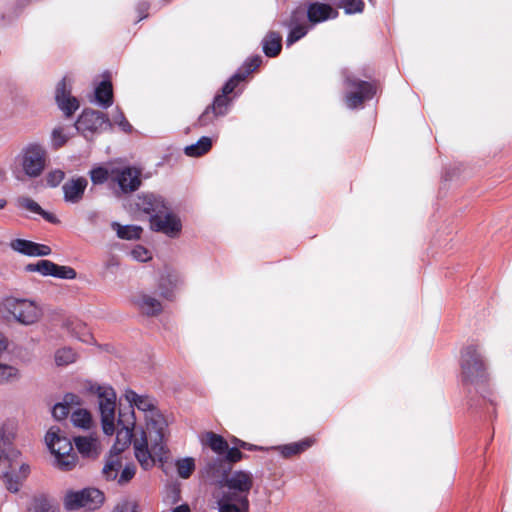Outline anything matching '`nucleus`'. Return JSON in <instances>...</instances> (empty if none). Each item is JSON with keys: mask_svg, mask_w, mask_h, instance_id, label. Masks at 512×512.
I'll return each instance as SVG.
<instances>
[{"mask_svg": "<svg viewBox=\"0 0 512 512\" xmlns=\"http://www.w3.org/2000/svg\"><path fill=\"white\" fill-rule=\"evenodd\" d=\"M167 427L168 424L164 417L153 416L148 430L151 447L148 446V437L144 431L140 438L134 440V455L144 470L152 468L156 459L162 461L166 457L168 452L165 445Z\"/></svg>", "mask_w": 512, "mask_h": 512, "instance_id": "obj_1", "label": "nucleus"}, {"mask_svg": "<svg viewBox=\"0 0 512 512\" xmlns=\"http://www.w3.org/2000/svg\"><path fill=\"white\" fill-rule=\"evenodd\" d=\"M45 442L55 457V466L62 471H70L77 464V456L73 453L71 441L64 435L60 427L52 426L45 435Z\"/></svg>", "mask_w": 512, "mask_h": 512, "instance_id": "obj_2", "label": "nucleus"}, {"mask_svg": "<svg viewBox=\"0 0 512 512\" xmlns=\"http://www.w3.org/2000/svg\"><path fill=\"white\" fill-rule=\"evenodd\" d=\"M461 377L465 384L477 385L487 379V371L482 354L476 345L466 346L461 353Z\"/></svg>", "mask_w": 512, "mask_h": 512, "instance_id": "obj_3", "label": "nucleus"}, {"mask_svg": "<svg viewBox=\"0 0 512 512\" xmlns=\"http://www.w3.org/2000/svg\"><path fill=\"white\" fill-rule=\"evenodd\" d=\"M344 86V101L346 107L351 110L362 107L365 101L371 100L376 94V87L372 83L353 74L345 75Z\"/></svg>", "mask_w": 512, "mask_h": 512, "instance_id": "obj_4", "label": "nucleus"}, {"mask_svg": "<svg viewBox=\"0 0 512 512\" xmlns=\"http://www.w3.org/2000/svg\"><path fill=\"white\" fill-rule=\"evenodd\" d=\"M91 390L98 397L103 432L113 435L115 432L116 393L111 386H92Z\"/></svg>", "mask_w": 512, "mask_h": 512, "instance_id": "obj_5", "label": "nucleus"}, {"mask_svg": "<svg viewBox=\"0 0 512 512\" xmlns=\"http://www.w3.org/2000/svg\"><path fill=\"white\" fill-rule=\"evenodd\" d=\"M47 152L43 145L33 142L23 147L19 155L21 167L30 178L40 176L46 165Z\"/></svg>", "mask_w": 512, "mask_h": 512, "instance_id": "obj_6", "label": "nucleus"}, {"mask_svg": "<svg viewBox=\"0 0 512 512\" xmlns=\"http://www.w3.org/2000/svg\"><path fill=\"white\" fill-rule=\"evenodd\" d=\"M104 502V494L96 488L68 491L64 496V507L68 511L85 508L95 510Z\"/></svg>", "mask_w": 512, "mask_h": 512, "instance_id": "obj_7", "label": "nucleus"}, {"mask_svg": "<svg viewBox=\"0 0 512 512\" xmlns=\"http://www.w3.org/2000/svg\"><path fill=\"white\" fill-rule=\"evenodd\" d=\"M3 307L17 322L23 325H31L40 317L38 307L34 302L26 299L8 297L3 301Z\"/></svg>", "mask_w": 512, "mask_h": 512, "instance_id": "obj_8", "label": "nucleus"}, {"mask_svg": "<svg viewBox=\"0 0 512 512\" xmlns=\"http://www.w3.org/2000/svg\"><path fill=\"white\" fill-rule=\"evenodd\" d=\"M254 484V477L250 471L236 470L231 472L221 484L227 490L222 495H231L235 498L249 499V493Z\"/></svg>", "mask_w": 512, "mask_h": 512, "instance_id": "obj_9", "label": "nucleus"}, {"mask_svg": "<svg viewBox=\"0 0 512 512\" xmlns=\"http://www.w3.org/2000/svg\"><path fill=\"white\" fill-rule=\"evenodd\" d=\"M182 227L181 218L172 210V207L150 219L151 230L162 233L169 238H177L182 232Z\"/></svg>", "mask_w": 512, "mask_h": 512, "instance_id": "obj_10", "label": "nucleus"}, {"mask_svg": "<svg viewBox=\"0 0 512 512\" xmlns=\"http://www.w3.org/2000/svg\"><path fill=\"white\" fill-rule=\"evenodd\" d=\"M141 171L132 166L112 168V184H116L123 194H128L141 186Z\"/></svg>", "mask_w": 512, "mask_h": 512, "instance_id": "obj_11", "label": "nucleus"}, {"mask_svg": "<svg viewBox=\"0 0 512 512\" xmlns=\"http://www.w3.org/2000/svg\"><path fill=\"white\" fill-rule=\"evenodd\" d=\"M200 440L202 445L209 447L216 456H226L229 461H240L244 457L237 447H229L223 436L212 431L205 432Z\"/></svg>", "mask_w": 512, "mask_h": 512, "instance_id": "obj_12", "label": "nucleus"}, {"mask_svg": "<svg viewBox=\"0 0 512 512\" xmlns=\"http://www.w3.org/2000/svg\"><path fill=\"white\" fill-rule=\"evenodd\" d=\"M183 285V277L178 270L164 266L160 271L157 288L162 298L173 301L177 290Z\"/></svg>", "mask_w": 512, "mask_h": 512, "instance_id": "obj_13", "label": "nucleus"}, {"mask_svg": "<svg viewBox=\"0 0 512 512\" xmlns=\"http://www.w3.org/2000/svg\"><path fill=\"white\" fill-rule=\"evenodd\" d=\"M283 25L289 30L285 41L287 47L304 38L311 28V25H308L305 19V12L300 8L293 10L289 19Z\"/></svg>", "mask_w": 512, "mask_h": 512, "instance_id": "obj_14", "label": "nucleus"}, {"mask_svg": "<svg viewBox=\"0 0 512 512\" xmlns=\"http://www.w3.org/2000/svg\"><path fill=\"white\" fill-rule=\"evenodd\" d=\"M236 462L227 460L226 456H214L205 464L202 470L203 477L212 483L222 484Z\"/></svg>", "mask_w": 512, "mask_h": 512, "instance_id": "obj_15", "label": "nucleus"}, {"mask_svg": "<svg viewBox=\"0 0 512 512\" xmlns=\"http://www.w3.org/2000/svg\"><path fill=\"white\" fill-rule=\"evenodd\" d=\"M71 84L62 78L55 88V101L66 118H70L80 107L79 101L72 95Z\"/></svg>", "mask_w": 512, "mask_h": 512, "instance_id": "obj_16", "label": "nucleus"}, {"mask_svg": "<svg viewBox=\"0 0 512 512\" xmlns=\"http://www.w3.org/2000/svg\"><path fill=\"white\" fill-rule=\"evenodd\" d=\"M134 427V412L120 410L117 420L116 443L114 445L118 452L123 451L131 443Z\"/></svg>", "mask_w": 512, "mask_h": 512, "instance_id": "obj_17", "label": "nucleus"}, {"mask_svg": "<svg viewBox=\"0 0 512 512\" xmlns=\"http://www.w3.org/2000/svg\"><path fill=\"white\" fill-rule=\"evenodd\" d=\"M104 126H111L109 119L103 112L93 109H85L75 122V128L83 134L96 132Z\"/></svg>", "mask_w": 512, "mask_h": 512, "instance_id": "obj_18", "label": "nucleus"}, {"mask_svg": "<svg viewBox=\"0 0 512 512\" xmlns=\"http://www.w3.org/2000/svg\"><path fill=\"white\" fill-rule=\"evenodd\" d=\"M137 208L149 215V220L155 215L164 213L171 207V204L161 195L155 193H142L136 202Z\"/></svg>", "mask_w": 512, "mask_h": 512, "instance_id": "obj_19", "label": "nucleus"}, {"mask_svg": "<svg viewBox=\"0 0 512 512\" xmlns=\"http://www.w3.org/2000/svg\"><path fill=\"white\" fill-rule=\"evenodd\" d=\"M125 398L129 403V406L127 409H123L124 411H133V407H136L138 410L143 411L146 413V422H147V430H149V424L151 422V418L153 416H160L164 417L155 406L154 399L150 398L149 396L145 395H138L133 390H126L125 392Z\"/></svg>", "mask_w": 512, "mask_h": 512, "instance_id": "obj_20", "label": "nucleus"}, {"mask_svg": "<svg viewBox=\"0 0 512 512\" xmlns=\"http://www.w3.org/2000/svg\"><path fill=\"white\" fill-rule=\"evenodd\" d=\"M337 16V10L331 5L321 2L309 3L305 12V19L308 20L311 27L327 20L335 19Z\"/></svg>", "mask_w": 512, "mask_h": 512, "instance_id": "obj_21", "label": "nucleus"}, {"mask_svg": "<svg viewBox=\"0 0 512 512\" xmlns=\"http://www.w3.org/2000/svg\"><path fill=\"white\" fill-rule=\"evenodd\" d=\"M88 181L84 177L73 178L62 186L64 200L70 204L79 203L87 188Z\"/></svg>", "mask_w": 512, "mask_h": 512, "instance_id": "obj_22", "label": "nucleus"}, {"mask_svg": "<svg viewBox=\"0 0 512 512\" xmlns=\"http://www.w3.org/2000/svg\"><path fill=\"white\" fill-rule=\"evenodd\" d=\"M314 443L315 440L313 438L307 437L297 442L270 447L269 450L278 451L283 458H290L303 453Z\"/></svg>", "mask_w": 512, "mask_h": 512, "instance_id": "obj_23", "label": "nucleus"}, {"mask_svg": "<svg viewBox=\"0 0 512 512\" xmlns=\"http://www.w3.org/2000/svg\"><path fill=\"white\" fill-rule=\"evenodd\" d=\"M219 512H249V499H240L231 495H222L217 501Z\"/></svg>", "mask_w": 512, "mask_h": 512, "instance_id": "obj_24", "label": "nucleus"}, {"mask_svg": "<svg viewBox=\"0 0 512 512\" xmlns=\"http://www.w3.org/2000/svg\"><path fill=\"white\" fill-rule=\"evenodd\" d=\"M136 304L139 310L147 316H157L163 311V306L160 300L151 294H141Z\"/></svg>", "mask_w": 512, "mask_h": 512, "instance_id": "obj_25", "label": "nucleus"}, {"mask_svg": "<svg viewBox=\"0 0 512 512\" xmlns=\"http://www.w3.org/2000/svg\"><path fill=\"white\" fill-rule=\"evenodd\" d=\"M238 97V93H235L232 96L228 94H223V92L218 91L213 98L211 104H209L210 108L215 111V113L220 117H225L231 110L233 106L234 100Z\"/></svg>", "mask_w": 512, "mask_h": 512, "instance_id": "obj_26", "label": "nucleus"}, {"mask_svg": "<svg viewBox=\"0 0 512 512\" xmlns=\"http://www.w3.org/2000/svg\"><path fill=\"white\" fill-rule=\"evenodd\" d=\"M282 49V36L275 31L268 32L262 40V50L267 57L278 56Z\"/></svg>", "mask_w": 512, "mask_h": 512, "instance_id": "obj_27", "label": "nucleus"}, {"mask_svg": "<svg viewBox=\"0 0 512 512\" xmlns=\"http://www.w3.org/2000/svg\"><path fill=\"white\" fill-rule=\"evenodd\" d=\"M67 331L79 341L92 344L93 336L87 329L86 325L79 320H68L65 322Z\"/></svg>", "mask_w": 512, "mask_h": 512, "instance_id": "obj_28", "label": "nucleus"}, {"mask_svg": "<svg viewBox=\"0 0 512 512\" xmlns=\"http://www.w3.org/2000/svg\"><path fill=\"white\" fill-rule=\"evenodd\" d=\"M95 99L97 104L104 109L113 104V88L110 81L103 80L97 85Z\"/></svg>", "mask_w": 512, "mask_h": 512, "instance_id": "obj_29", "label": "nucleus"}, {"mask_svg": "<svg viewBox=\"0 0 512 512\" xmlns=\"http://www.w3.org/2000/svg\"><path fill=\"white\" fill-rule=\"evenodd\" d=\"M111 227L117 237L123 240H138L143 232L142 227L138 225H121L118 222H112Z\"/></svg>", "mask_w": 512, "mask_h": 512, "instance_id": "obj_30", "label": "nucleus"}, {"mask_svg": "<svg viewBox=\"0 0 512 512\" xmlns=\"http://www.w3.org/2000/svg\"><path fill=\"white\" fill-rule=\"evenodd\" d=\"M75 446L84 457H91L97 454L96 440L88 436H79L74 438Z\"/></svg>", "mask_w": 512, "mask_h": 512, "instance_id": "obj_31", "label": "nucleus"}, {"mask_svg": "<svg viewBox=\"0 0 512 512\" xmlns=\"http://www.w3.org/2000/svg\"><path fill=\"white\" fill-rule=\"evenodd\" d=\"M212 147V139L202 136L196 143L185 147L184 152L190 157H199L206 154Z\"/></svg>", "mask_w": 512, "mask_h": 512, "instance_id": "obj_32", "label": "nucleus"}, {"mask_svg": "<svg viewBox=\"0 0 512 512\" xmlns=\"http://www.w3.org/2000/svg\"><path fill=\"white\" fill-rule=\"evenodd\" d=\"M121 467L122 463L119 457L117 455L110 456L102 469V474L106 480H115Z\"/></svg>", "mask_w": 512, "mask_h": 512, "instance_id": "obj_33", "label": "nucleus"}, {"mask_svg": "<svg viewBox=\"0 0 512 512\" xmlns=\"http://www.w3.org/2000/svg\"><path fill=\"white\" fill-rule=\"evenodd\" d=\"M10 247L14 251L21 253L23 255L34 256L36 243L25 239H15L11 241Z\"/></svg>", "mask_w": 512, "mask_h": 512, "instance_id": "obj_34", "label": "nucleus"}, {"mask_svg": "<svg viewBox=\"0 0 512 512\" xmlns=\"http://www.w3.org/2000/svg\"><path fill=\"white\" fill-rule=\"evenodd\" d=\"M55 263L50 260H39L37 263L28 264L27 271L38 272L43 276H52Z\"/></svg>", "mask_w": 512, "mask_h": 512, "instance_id": "obj_35", "label": "nucleus"}, {"mask_svg": "<svg viewBox=\"0 0 512 512\" xmlns=\"http://www.w3.org/2000/svg\"><path fill=\"white\" fill-rule=\"evenodd\" d=\"M71 421L76 427L88 429L91 423V415L85 409H77L71 413Z\"/></svg>", "mask_w": 512, "mask_h": 512, "instance_id": "obj_36", "label": "nucleus"}, {"mask_svg": "<svg viewBox=\"0 0 512 512\" xmlns=\"http://www.w3.org/2000/svg\"><path fill=\"white\" fill-rule=\"evenodd\" d=\"M90 178L93 184L100 185L106 181L112 183V168L106 169L104 167H96L90 171Z\"/></svg>", "mask_w": 512, "mask_h": 512, "instance_id": "obj_37", "label": "nucleus"}, {"mask_svg": "<svg viewBox=\"0 0 512 512\" xmlns=\"http://www.w3.org/2000/svg\"><path fill=\"white\" fill-rule=\"evenodd\" d=\"M76 353L73 349L64 347L56 351L55 362L58 366L69 365L76 360Z\"/></svg>", "mask_w": 512, "mask_h": 512, "instance_id": "obj_38", "label": "nucleus"}, {"mask_svg": "<svg viewBox=\"0 0 512 512\" xmlns=\"http://www.w3.org/2000/svg\"><path fill=\"white\" fill-rule=\"evenodd\" d=\"M246 78L242 75V73H240L239 71H236L227 81L226 83L222 86L221 88V92H223V94H228L229 96H232L234 95L236 92H235V89L237 88V86L243 82ZM238 95L240 94V92H237Z\"/></svg>", "mask_w": 512, "mask_h": 512, "instance_id": "obj_39", "label": "nucleus"}, {"mask_svg": "<svg viewBox=\"0 0 512 512\" xmlns=\"http://www.w3.org/2000/svg\"><path fill=\"white\" fill-rule=\"evenodd\" d=\"M176 467L178 475L183 479H187L195 469L194 459L191 457L180 459L176 462Z\"/></svg>", "mask_w": 512, "mask_h": 512, "instance_id": "obj_40", "label": "nucleus"}, {"mask_svg": "<svg viewBox=\"0 0 512 512\" xmlns=\"http://www.w3.org/2000/svg\"><path fill=\"white\" fill-rule=\"evenodd\" d=\"M19 377L20 373L17 368L6 364H0V384L13 382L18 380Z\"/></svg>", "mask_w": 512, "mask_h": 512, "instance_id": "obj_41", "label": "nucleus"}, {"mask_svg": "<svg viewBox=\"0 0 512 512\" xmlns=\"http://www.w3.org/2000/svg\"><path fill=\"white\" fill-rule=\"evenodd\" d=\"M220 118L214 110H212L210 108V106L208 105L205 110L201 113V115L198 117L196 123L194 124L196 127H207V126H210L212 124H214V122Z\"/></svg>", "mask_w": 512, "mask_h": 512, "instance_id": "obj_42", "label": "nucleus"}, {"mask_svg": "<svg viewBox=\"0 0 512 512\" xmlns=\"http://www.w3.org/2000/svg\"><path fill=\"white\" fill-rule=\"evenodd\" d=\"M10 446V437L6 435L4 428L0 427V462L10 459V454L12 452Z\"/></svg>", "mask_w": 512, "mask_h": 512, "instance_id": "obj_43", "label": "nucleus"}, {"mask_svg": "<svg viewBox=\"0 0 512 512\" xmlns=\"http://www.w3.org/2000/svg\"><path fill=\"white\" fill-rule=\"evenodd\" d=\"M112 121L116 124L123 132L129 133L132 131V125L126 119L122 110L118 107L112 113Z\"/></svg>", "mask_w": 512, "mask_h": 512, "instance_id": "obj_44", "label": "nucleus"}, {"mask_svg": "<svg viewBox=\"0 0 512 512\" xmlns=\"http://www.w3.org/2000/svg\"><path fill=\"white\" fill-rule=\"evenodd\" d=\"M341 6L343 7L345 14L352 15L362 13L365 4L363 0H341Z\"/></svg>", "mask_w": 512, "mask_h": 512, "instance_id": "obj_45", "label": "nucleus"}, {"mask_svg": "<svg viewBox=\"0 0 512 512\" xmlns=\"http://www.w3.org/2000/svg\"><path fill=\"white\" fill-rule=\"evenodd\" d=\"M262 63V58L261 56L259 55H256V56H253V57H250L248 58L243 66L238 69V71L240 73H242V75L247 78V76L252 73L253 71H255Z\"/></svg>", "mask_w": 512, "mask_h": 512, "instance_id": "obj_46", "label": "nucleus"}, {"mask_svg": "<svg viewBox=\"0 0 512 512\" xmlns=\"http://www.w3.org/2000/svg\"><path fill=\"white\" fill-rule=\"evenodd\" d=\"M4 482L6 485V488L12 492L16 493L19 491L22 480L20 479V476L13 472H5L3 474Z\"/></svg>", "mask_w": 512, "mask_h": 512, "instance_id": "obj_47", "label": "nucleus"}, {"mask_svg": "<svg viewBox=\"0 0 512 512\" xmlns=\"http://www.w3.org/2000/svg\"><path fill=\"white\" fill-rule=\"evenodd\" d=\"M68 136L64 133V129L61 126L55 127L51 133V143L54 148H60L66 144Z\"/></svg>", "mask_w": 512, "mask_h": 512, "instance_id": "obj_48", "label": "nucleus"}, {"mask_svg": "<svg viewBox=\"0 0 512 512\" xmlns=\"http://www.w3.org/2000/svg\"><path fill=\"white\" fill-rule=\"evenodd\" d=\"M76 271L69 266H61L55 263V269H53L52 277L59 279H74L76 278Z\"/></svg>", "mask_w": 512, "mask_h": 512, "instance_id": "obj_49", "label": "nucleus"}, {"mask_svg": "<svg viewBox=\"0 0 512 512\" xmlns=\"http://www.w3.org/2000/svg\"><path fill=\"white\" fill-rule=\"evenodd\" d=\"M130 255L138 262H147L152 259V253L142 245L135 246L131 250Z\"/></svg>", "mask_w": 512, "mask_h": 512, "instance_id": "obj_50", "label": "nucleus"}, {"mask_svg": "<svg viewBox=\"0 0 512 512\" xmlns=\"http://www.w3.org/2000/svg\"><path fill=\"white\" fill-rule=\"evenodd\" d=\"M65 173L60 169L50 171L46 176L47 185L57 187L64 179Z\"/></svg>", "mask_w": 512, "mask_h": 512, "instance_id": "obj_51", "label": "nucleus"}, {"mask_svg": "<svg viewBox=\"0 0 512 512\" xmlns=\"http://www.w3.org/2000/svg\"><path fill=\"white\" fill-rule=\"evenodd\" d=\"M18 205L36 214L43 212V209L40 207V205L28 197L19 198Z\"/></svg>", "mask_w": 512, "mask_h": 512, "instance_id": "obj_52", "label": "nucleus"}, {"mask_svg": "<svg viewBox=\"0 0 512 512\" xmlns=\"http://www.w3.org/2000/svg\"><path fill=\"white\" fill-rule=\"evenodd\" d=\"M136 468L134 464H127L118 477L120 485L128 483L135 475Z\"/></svg>", "mask_w": 512, "mask_h": 512, "instance_id": "obj_53", "label": "nucleus"}, {"mask_svg": "<svg viewBox=\"0 0 512 512\" xmlns=\"http://www.w3.org/2000/svg\"><path fill=\"white\" fill-rule=\"evenodd\" d=\"M70 411L71 409L68 406L62 402H59L54 405L52 409V415L56 420H62L69 415Z\"/></svg>", "mask_w": 512, "mask_h": 512, "instance_id": "obj_54", "label": "nucleus"}, {"mask_svg": "<svg viewBox=\"0 0 512 512\" xmlns=\"http://www.w3.org/2000/svg\"><path fill=\"white\" fill-rule=\"evenodd\" d=\"M113 512H136V503L130 500H122L117 503Z\"/></svg>", "mask_w": 512, "mask_h": 512, "instance_id": "obj_55", "label": "nucleus"}, {"mask_svg": "<svg viewBox=\"0 0 512 512\" xmlns=\"http://www.w3.org/2000/svg\"><path fill=\"white\" fill-rule=\"evenodd\" d=\"M34 512H56V511L44 497H40L35 500Z\"/></svg>", "mask_w": 512, "mask_h": 512, "instance_id": "obj_56", "label": "nucleus"}, {"mask_svg": "<svg viewBox=\"0 0 512 512\" xmlns=\"http://www.w3.org/2000/svg\"><path fill=\"white\" fill-rule=\"evenodd\" d=\"M62 403L71 409L73 405H79V397L73 393H67Z\"/></svg>", "mask_w": 512, "mask_h": 512, "instance_id": "obj_57", "label": "nucleus"}, {"mask_svg": "<svg viewBox=\"0 0 512 512\" xmlns=\"http://www.w3.org/2000/svg\"><path fill=\"white\" fill-rule=\"evenodd\" d=\"M50 253H51V249L49 246L36 243V249L34 250V256H48Z\"/></svg>", "mask_w": 512, "mask_h": 512, "instance_id": "obj_58", "label": "nucleus"}, {"mask_svg": "<svg viewBox=\"0 0 512 512\" xmlns=\"http://www.w3.org/2000/svg\"><path fill=\"white\" fill-rule=\"evenodd\" d=\"M240 448L248 450V451H264L269 450V448L258 446L254 444H250L248 442H240Z\"/></svg>", "mask_w": 512, "mask_h": 512, "instance_id": "obj_59", "label": "nucleus"}, {"mask_svg": "<svg viewBox=\"0 0 512 512\" xmlns=\"http://www.w3.org/2000/svg\"><path fill=\"white\" fill-rule=\"evenodd\" d=\"M30 472V467L27 464H22L19 468L17 475L20 476L21 480H24Z\"/></svg>", "mask_w": 512, "mask_h": 512, "instance_id": "obj_60", "label": "nucleus"}, {"mask_svg": "<svg viewBox=\"0 0 512 512\" xmlns=\"http://www.w3.org/2000/svg\"><path fill=\"white\" fill-rule=\"evenodd\" d=\"M38 214L41 215L46 221H48L50 223H56L58 221L57 218L53 214H51L45 210H43V212H39Z\"/></svg>", "mask_w": 512, "mask_h": 512, "instance_id": "obj_61", "label": "nucleus"}, {"mask_svg": "<svg viewBox=\"0 0 512 512\" xmlns=\"http://www.w3.org/2000/svg\"><path fill=\"white\" fill-rule=\"evenodd\" d=\"M147 9H148L147 3H142L138 6V11L140 14L139 21L147 17V14H146Z\"/></svg>", "mask_w": 512, "mask_h": 512, "instance_id": "obj_62", "label": "nucleus"}, {"mask_svg": "<svg viewBox=\"0 0 512 512\" xmlns=\"http://www.w3.org/2000/svg\"><path fill=\"white\" fill-rule=\"evenodd\" d=\"M119 266V262H118V259L115 258V257H111L108 259V261L106 262V267L107 268H115V267H118Z\"/></svg>", "mask_w": 512, "mask_h": 512, "instance_id": "obj_63", "label": "nucleus"}, {"mask_svg": "<svg viewBox=\"0 0 512 512\" xmlns=\"http://www.w3.org/2000/svg\"><path fill=\"white\" fill-rule=\"evenodd\" d=\"M172 512H190V509H189L188 505L183 504V505H180V506H177L176 508H174L172 510Z\"/></svg>", "mask_w": 512, "mask_h": 512, "instance_id": "obj_64", "label": "nucleus"}]
</instances>
